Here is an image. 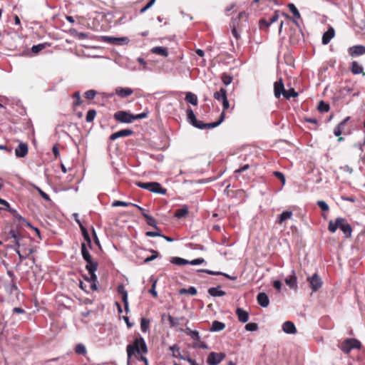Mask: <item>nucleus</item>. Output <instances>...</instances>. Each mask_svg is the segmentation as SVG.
I'll use <instances>...</instances> for the list:
<instances>
[{"mask_svg": "<svg viewBox=\"0 0 365 365\" xmlns=\"http://www.w3.org/2000/svg\"><path fill=\"white\" fill-rule=\"evenodd\" d=\"M36 190L38 192L40 195L46 201H50L51 198L48 194L44 192L40 187L35 186Z\"/></svg>", "mask_w": 365, "mask_h": 365, "instance_id": "obj_55", "label": "nucleus"}, {"mask_svg": "<svg viewBox=\"0 0 365 365\" xmlns=\"http://www.w3.org/2000/svg\"><path fill=\"white\" fill-rule=\"evenodd\" d=\"M134 207H136L140 212L142 215L146 219L147 217H149L150 215L148 214V210H145L144 208L141 207L140 206L138 205H133Z\"/></svg>", "mask_w": 365, "mask_h": 365, "instance_id": "obj_63", "label": "nucleus"}, {"mask_svg": "<svg viewBox=\"0 0 365 365\" xmlns=\"http://www.w3.org/2000/svg\"><path fill=\"white\" fill-rule=\"evenodd\" d=\"M205 262L204 259L202 258H197L195 259L192 261H189V264L192 265H197L203 263Z\"/></svg>", "mask_w": 365, "mask_h": 365, "instance_id": "obj_64", "label": "nucleus"}, {"mask_svg": "<svg viewBox=\"0 0 365 365\" xmlns=\"http://www.w3.org/2000/svg\"><path fill=\"white\" fill-rule=\"evenodd\" d=\"M103 40L106 43L115 44V45H122L125 42H127L128 40L125 37L117 38V37H111V36H103Z\"/></svg>", "mask_w": 365, "mask_h": 365, "instance_id": "obj_10", "label": "nucleus"}, {"mask_svg": "<svg viewBox=\"0 0 365 365\" xmlns=\"http://www.w3.org/2000/svg\"><path fill=\"white\" fill-rule=\"evenodd\" d=\"M293 213L292 211H284L277 217L276 222L282 225L286 220L292 218Z\"/></svg>", "mask_w": 365, "mask_h": 365, "instance_id": "obj_21", "label": "nucleus"}, {"mask_svg": "<svg viewBox=\"0 0 365 365\" xmlns=\"http://www.w3.org/2000/svg\"><path fill=\"white\" fill-rule=\"evenodd\" d=\"M225 324L219 321H214L212 323V326L210 327V331H220L225 329Z\"/></svg>", "mask_w": 365, "mask_h": 365, "instance_id": "obj_26", "label": "nucleus"}, {"mask_svg": "<svg viewBox=\"0 0 365 365\" xmlns=\"http://www.w3.org/2000/svg\"><path fill=\"white\" fill-rule=\"evenodd\" d=\"M96 95V91L95 90H88L84 93V96L88 100H92L95 98Z\"/></svg>", "mask_w": 365, "mask_h": 365, "instance_id": "obj_50", "label": "nucleus"}, {"mask_svg": "<svg viewBox=\"0 0 365 365\" xmlns=\"http://www.w3.org/2000/svg\"><path fill=\"white\" fill-rule=\"evenodd\" d=\"M273 174L277 178H278L282 182V185L285 184V177L282 173L279 171H274Z\"/></svg>", "mask_w": 365, "mask_h": 365, "instance_id": "obj_56", "label": "nucleus"}, {"mask_svg": "<svg viewBox=\"0 0 365 365\" xmlns=\"http://www.w3.org/2000/svg\"><path fill=\"white\" fill-rule=\"evenodd\" d=\"M329 108H330V107H329V105L328 103H325L323 101H321L319 102V106H318V110L321 113L328 112Z\"/></svg>", "mask_w": 365, "mask_h": 365, "instance_id": "obj_43", "label": "nucleus"}, {"mask_svg": "<svg viewBox=\"0 0 365 365\" xmlns=\"http://www.w3.org/2000/svg\"><path fill=\"white\" fill-rule=\"evenodd\" d=\"M236 21H237V19H233V21H232L233 27L232 29V33L236 39H239L240 38V35L239 34V33L237 31V27L238 26V24H236Z\"/></svg>", "mask_w": 365, "mask_h": 365, "instance_id": "obj_49", "label": "nucleus"}, {"mask_svg": "<svg viewBox=\"0 0 365 365\" xmlns=\"http://www.w3.org/2000/svg\"><path fill=\"white\" fill-rule=\"evenodd\" d=\"M167 317L171 327H175L179 324V319L174 318L170 314H168Z\"/></svg>", "mask_w": 365, "mask_h": 365, "instance_id": "obj_52", "label": "nucleus"}, {"mask_svg": "<svg viewBox=\"0 0 365 365\" xmlns=\"http://www.w3.org/2000/svg\"><path fill=\"white\" fill-rule=\"evenodd\" d=\"M223 111L222 112L219 120L210 123H204L202 121H199L197 120L194 112L191 108L187 110V116L188 122L193 125L194 127L199 129H210L217 127L219 125L222 123L225 118V111L230 108V103L227 100V97H225L222 101Z\"/></svg>", "mask_w": 365, "mask_h": 365, "instance_id": "obj_1", "label": "nucleus"}, {"mask_svg": "<svg viewBox=\"0 0 365 365\" xmlns=\"http://www.w3.org/2000/svg\"><path fill=\"white\" fill-rule=\"evenodd\" d=\"M46 44L44 43H39L37 45H34L31 48V51L34 53H38L39 51L45 48Z\"/></svg>", "mask_w": 365, "mask_h": 365, "instance_id": "obj_47", "label": "nucleus"}, {"mask_svg": "<svg viewBox=\"0 0 365 365\" xmlns=\"http://www.w3.org/2000/svg\"><path fill=\"white\" fill-rule=\"evenodd\" d=\"M86 269L88 272H96L98 269V262L91 259L89 262H86Z\"/></svg>", "mask_w": 365, "mask_h": 365, "instance_id": "obj_31", "label": "nucleus"}, {"mask_svg": "<svg viewBox=\"0 0 365 365\" xmlns=\"http://www.w3.org/2000/svg\"><path fill=\"white\" fill-rule=\"evenodd\" d=\"M155 2V0H150V1L140 9V12L144 13L145 11H147L148 9H150Z\"/></svg>", "mask_w": 365, "mask_h": 365, "instance_id": "obj_60", "label": "nucleus"}, {"mask_svg": "<svg viewBox=\"0 0 365 365\" xmlns=\"http://www.w3.org/2000/svg\"><path fill=\"white\" fill-rule=\"evenodd\" d=\"M136 185L143 189L149 190L154 193H158L161 195H165L167 190L163 188L159 182H138Z\"/></svg>", "mask_w": 365, "mask_h": 365, "instance_id": "obj_3", "label": "nucleus"}, {"mask_svg": "<svg viewBox=\"0 0 365 365\" xmlns=\"http://www.w3.org/2000/svg\"><path fill=\"white\" fill-rule=\"evenodd\" d=\"M148 115V112H143L137 115H133L134 120H139V119H143L147 118Z\"/></svg>", "mask_w": 365, "mask_h": 365, "instance_id": "obj_61", "label": "nucleus"}, {"mask_svg": "<svg viewBox=\"0 0 365 365\" xmlns=\"http://www.w3.org/2000/svg\"><path fill=\"white\" fill-rule=\"evenodd\" d=\"M0 205H4L3 208L0 207V210H5L8 211V210L10 208L9 203L6 200L1 199V198H0Z\"/></svg>", "mask_w": 365, "mask_h": 365, "instance_id": "obj_62", "label": "nucleus"}, {"mask_svg": "<svg viewBox=\"0 0 365 365\" xmlns=\"http://www.w3.org/2000/svg\"><path fill=\"white\" fill-rule=\"evenodd\" d=\"M351 71L355 75L362 73L363 76H365L362 66L356 61H353L351 63Z\"/></svg>", "mask_w": 365, "mask_h": 365, "instance_id": "obj_22", "label": "nucleus"}, {"mask_svg": "<svg viewBox=\"0 0 365 365\" xmlns=\"http://www.w3.org/2000/svg\"><path fill=\"white\" fill-rule=\"evenodd\" d=\"M185 333L188 336H190L195 341H200V334H199V332L197 331H192L190 329L187 328L185 329Z\"/></svg>", "mask_w": 365, "mask_h": 365, "instance_id": "obj_33", "label": "nucleus"}, {"mask_svg": "<svg viewBox=\"0 0 365 365\" xmlns=\"http://www.w3.org/2000/svg\"><path fill=\"white\" fill-rule=\"evenodd\" d=\"M245 329L249 331H255L258 329V325L255 323H248L245 325Z\"/></svg>", "mask_w": 365, "mask_h": 365, "instance_id": "obj_51", "label": "nucleus"}, {"mask_svg": "<svg viewBox=\"0 0 365 365\" xmlns=\"http://www.w3.org/2000/svg\"><path fill=\"white\" fill-rule=\"evenodd\" d=\"M258 304L262 307H268L269 304V297L264 292H260L257 297Z\"/></svg>", "mask_w": 365, "mask_h": 365, "instance_id": "obj_16", "label": "nucleus"}, {"mask_svg": "<svg viewBox=\"0 0 365 365\" xmlns=\"http://www.w3.org/2000/svg\"><path fill=\"white\" fill-rule=\"evenodd\" d=\"M148 251L152 253V255L145 257L143 259L144 263L150 262L155 259L156 258H158L159 256V253L156 250H149Z\"/></svg>", "mask_w": 365, "mask_h": 365, "instance_id": "obj_34", "label": "nucleus"}, {"mask_svg": "<svg viewBox=\"0 0 365 365\" xmlns=\"http://www.w3.org/2000/svg\"><path fill=\"white\" fill-rule=\"evenodd\" d=\"M81 230L82 232V235L83 236L84 240L87 242L88 246L91 247V240L89 236V234L86 227H84L82 225L80 224Z\"/></svg>", "mask_w": 365, "mask_h": 365, "instance_id": "obj_36", "label": "nucleus"}, {"mask_svg": "<svg viewBox=\"0 0 365 365\" xmlns=\"http://www.w3.org/2000/svg\"><path fill=\"white\" fill-rule=\"evenodd\" d=\"M339 228L344 233L346 237H351L352 228L344 218H343V222L339 223Z\"/></svg>", "mask_w": 365, "mask_h": 365, "instance_id": "obj_14", "label": "nucleus"}, {"mask_svg": "<svg viewBox=\"0 0 365 365\" xmlns=\"http://www.w3.org/2000/svg\"><path fill=\"white\" fill-rule=\"evenodd\" d=\"M115 93L119 97L124 98L132 95L133 90L130 88L117 87L115 90Z\"/></svg>", "mask_w": 365, "mask_h": 365, "instance_id": "obj_11", "label": "nucleus"}, {"mask_svg": "<svg viewBox=\"0 0 365 365\" xmlns=\"http://www.w3.org/2000/svg\"><path fill=\"white\" fill-rule=\"evenodd\" d=\"M118 292L121 295L122 300L125 301L128 299V292L123 284H119L117 288Z\"/></svg>", "mask_w": 365, "mask_h": 365, "instance_id": "obj_39", "label": "nucleus"}, {"mask_svg": "<svg viewBox=\"0 0 365 365\" xmlns=\"http://www.w3.org/2000/svg\"><path fill=\"white\" fill-rule=\"evenodd\" d=\"M28 153V145L25 143H20L15 149V155L18 158H24Z\"/></svg>", "mask_w": 365, "mask_h": 365, "instance_id": "obj_12", "label": "nucleus"}, {"mask_svg": "<svg viewBox=\"0 0 365 365\" xmlns=\"http://www.w3.org/2000/svg\"><path fill=\"white\" fill-rule=\"evenodd\" d=\"M75 352L78 354L85 355L86 354V348L83 344H78L75 348Z\"/></svg>", "mask_w": 365, "mask_h": 365, "instance_id": "obj_44", "label": "nucleus"}, {"mask_svg": "<svg viewBox=\"0 0 365 365\" xmlns=\"http://www.w3.org/2000/svg\"><path fill=\"white\" fill-rule=\"evenodd\" d=\"M317 205L323 211H328L329 209V205L325 201L319 200L317 201Z\"/></svg>", "mask_w": 365, "mask_h": 365, "instance_id": "obj_58", "label": "nucleus"}, {"mask_svg": "<svg viewBox=\"0 0 365 365\" xmlns=\"http://www.w3.org/2000/svg\"><path fill=\"white\" fill-rule=\"evenodd\" d=\"M200 272H206V273H207L209 274H211V275H223L225 277H227V278H228L230 279H232V280H235L237 278L236 277H231L229 274H225V273H222V272H214V271H211V270H209V269H202V270H200Z\"/></svg>", "mask_w": 365, "mask_h": 365, "instance_id": "obj_30", "label": "nucleus"}, {"mask_svg": "<svg viewBox=\"0 0 365 365\" xmlns=\"http://www.w3.org/2000/svg\"><path fill=\"white\" fill-rule=\"evenodd\" d=\"M279 19V14L275 12L274 14L270 18L269 21L264 19L260 20L261 23H266V28H268L272 23L276 22Z\"/></svg>", "mask_w": 365, "mask_h": 365, "instance_id": "obj_41", "label": "nucleus"}, {"mask_svg": "<svg viewBox=\"0 0 365 365\" xmlns=\"http://www.w3.org/2000/svg\"><path fill=\"white\" fill-rule=\"evenodd\" d=\"M151 52L153 53L160 55L162 56H165V57L168 56V49L166 48L162 47V46L153 47L151 49Z\"/></svg>", "mask_w": 365, "mask_h": 365, "instance_id": "obj_25", "label": "nucleus"}, {"mask_svg": "<svg viewBox=\"0 0 365 365\" xmlns=\"http://www.w3.org/2000/svg\"><path fill=\"white\" fill-rule=\"evenodd\" d=\"M213 97L218 101H222L225 97H227L226 89L221 88L220 91L214 93Z\"/></svg>", "mask_w": 365, "mask_h": 365, "instance_id": "obj_27", "label": "nucleus"}, {"mask_svg": "<svg viewBox=\"0 0 365 365\" xmlns=\"http://www.w3.org/2000/svg\"><path fill=\"white\" fill-rule=\"evenodd\" d=\"M349 53L351 56H357L365 53V46H354L349 48Z\"/></svg>", "mask_w": 365, "mask_h": 365, "instance_id": "obj_13", "label": "nucleus"}, {"mask_svg": "<svg viewBox=\"0 0 365 365\" xmlns=\"http://www.w3.org/2000/svg\"><path fill=\"white\" fill-rule=\"evenodd\" d=\"M133 131L130 129H123L111 134L109 137L110 140H115L119 138L132 135Z\"/></svg>", "mask_w": 365, "mask_h": 365, "instance_id": "obj_9", "label": "nucleus"}, {"mask_svg": "<svg viewBox=\"0 0 365 365\" xmlns=\"http://www.w3.org/2000/svg\"><path fill=\"white\" fill-rule=\"evenodd\" d=\"M170 262L176 265H185L189 264L188 260L178 257H172Z\"/></svg>", "mask_w": 365, "mask_h": 365, "instance_id": "obj_32", "label": "nucleus"}, {"mask_svg": "<svg viewBox=\"0 0 365 365\" xmlns=\"http://www.w3.org/2000/svg\"><path fill=\"white\" fill-rule=\"evenodd\" d=\"M222 81L225 86H228L232 83V77L227 74H223L222 76Z\"/></svg>", "mask_w": 365, "mask_h": 365, "instance_id": "obj_54", "label": "nucleus"}, {"mask_svg": "<svg viewBox=\"0 0 365 365\" xmlns=\"http://www.w3.org/2000/svg\"><path fill=\"white\" fill-rule=\"evenodd\" d=\"M170 349L173 351V357H180V348L177 344H174L173 346H170Z\"/></svg>", "mask_w": 365, "mask_h": 365, "instance_id": "obj_48", "label": "nucleus"}, {"mask_svg": "<svg viewBox=\"0 0 365 365\" xmlns=\"http://www.w3.org/2000/svg\"><path fill=\"white\" fill-rule=\"evenodd\" d=\"M179 293L180 294H190L192 296H195L197 294V292L195 287H190L187 289L182 288L180 289L179 291Z\"/></svg>", "mask_w": 365, "mask_h": 365, "instance_id": "obj_29", "label": "nucleus"}, {"mask_svg": "<svg viewBox=\"0 0 365 365\" xmlns=\"http://www.w3.org/2000/svg\"><path fill=\"white\" fill-rule=\"evenodd\" d=\"M146 222H147L148 225H149L150 226H152L156 229H158V227L157 226L156 221L152 216L150 215L149 217H147Z\"/></svg>", "mask_w": 365, "mask_h": 365, "instance_id": "obj_57", "label": "nucleus"}, {"mask_svg": "<svg viewBox=\"0 0 365 365\" xmlns=\"http://www.w3.org/2000/svg\"><path fill=\"white\" fill-rule=\"evenodd\" d=\"M288 8L289 9V11L292 13V14L294 15V18L296 19H300L301 16H300V14L298 11V9H297V7L295 6L294 4H288Z\"/></svg>", "mask_w": 365, "mask_h": 365, "instance_id": "obj_42", "label": "nucleus"}, {"mask_svg": "<svg viewBox=\"0 0 365 365\" xmlns=\"http://www.w3.org/2000/svg\"><path fill=\"white\" fill-rule=\"evenodd\" d=\"M285 91L286 90L282 78H279L277 81L274 82V94L277 98H279L282 95L284 96Z\"/></svg>", "mask_w": 365, "mask_h": 365, "instance_id": "obj_8", "label": "nucleus"}, {"mask_svg": "<svg viewBox=\"0 0 365 365\" xmlns=\"http://www.w3.org/2000/svg\"><path fill=\"white\" fill-rule=\"evenodd\" d=\"M149 324H150L149 319H147L145 318L141 319L140 329L143 332L145 333L149 330Z\"/></svg>", "mask_w": 365, "mask_h": 365, "instance_id": "obj_38", "label": "nucleus"}, {"mask_svg": "<svg viewBox=\"0 0 365 365\" xmlns=\"http://www.w3.org/2000/svg\"><path fill=\"white\" fill-rule=\"evenodd\" d=\"M128 361H130L132 356L135 354L148 353L147 344L144 339L141 336L135 338L133 344H130L126 347Z\"/></svg>", "mask_w": 365, "mask_h": 365, "instance_id": "obj_2", "label": "nucleus"}, {"mask_svg": "<svg viewBox=\"0 0 365 365\" xmlns=\"http://www.w3.org/2000/svg\"><path fill=\"white\" fill-rule=\"evenodd\" d=\"M297 96H298V93L296 92L295 90L292 88L289 90H286L285 93H284V97L286 99H289L292 97L295 98Z\"/></svg>", "mask_w": 365, "mask_h": 365, "instance_id": "obj_40", "label": "nucleus"}, {"mask_svg": "<svg viewBox=\"0 0 365 365\" xmlns=\"http://www.w3.org/2000/svg\"><path fill=\"white\" fill-rule=\"evenodd\" d=\"M96 115V111L93 109L89 110L86 114V122H92Z\"/></svg>", "mask_w": 365, "mask_h": 365, "instance_id": "obj_45", "label": "nucleus"}, {"mask_svg": "<svg viewBox=\"0 0 365 365\" xmlns=\"http://www.w3.org/2000/svg\"><path fill=\"white\" fill-rule=\"evenodd\" d=\"M285 283L292 289L297 287V279L294 270H292V274L285 279Z\"/></svg>", "mask_w": 365, "mask_h": 365, "instance_id": "obj_18", "label": "nucleus"}, {"mask_svg": "<svg viewBox=\"0 0 365 365\" xmlns=\"http://www.w3.org/2000/svg\"><path fill=\"white\" fill-rule=\"evenodd\" d=\"M8 212H9L13 215V217L19 221V223L25 222L26 224V222H29L24 217L19 215L15 209H13L10 207V208L8 210Z\"/></svg>", "mask_w": 365, "mask_h": 365, "instance_id": "obj_28", "label": "nucleus"}, {"mask_svg": "<svg viewBox=\"0 0 365 365\" xmlns=\"http://www.w3.org/2000/svg\"><path fill=\"white\" fill-rule=\"evenodd\" d=\"M282 330L287 334H295L297 329L293 322L287 321L282 324Z\"/></svg>", "mask_w": 365, "mask_h": 365, "instance_id": "obj_17", "label": "nucleus"}, {"mask_svg": "<svg viewBox=\"0 0 365 365\" xmlns=\"http://www.w3.org/2000/svg\"><path fill=\"white\" fill-rule=\"evenodd\" d=\"M236 314L238 317V320L242 323H246L249 319V314L247 312L245 311L242 308H237L236 309Z\"/></svg>", "mask_w": 365, "mask_h": 365, "instance_id": "obj_20", "label": "nucleus"}, {"mask_svg": "<svg viewBox=\"0 0 365 365\" xmlns=\"http://www.w3.org/2000/svg\"><path fill=\"white\" fill-rule=\"evenodd\" d=\"M185 100L193 106H197L198 103L197 96L191 92L186 93Z\"/></svg>", "mask_w": 365, "mask_h": 365, "instance_id": "obj_24", "label": "nucleus"}, {"mask_svg": "<svg viewBox=\"0 0 365 365\" xmlns=\"http://www.w3.org/2000/svg\"><path fill=\"white\" fill-rule=\"evenodd\" d=\"M90 274L89 278H86V279L90 282H97V275L96 274V272H88Z\"/></svg>", "mask_w": 365, "mask_h": 365, "instance_id": "obj_59", "label": "nucleus"}, {"mask_svg": "<svg viewBox=\"0 0 365 365\" xmlns=\"http://www.w3.org/2000/svg\"><path fill=\"white\" fill-rule=\"evenodd\" d=\"M343 222L342 217H337L335 221L330 220L329 222L328 230L331 233H334L336 230L339 227V223Z\"/></svg>", "mask_w": 365, "mask_h": 365, "instance_id": "obj_19", "label": "nucleus"}, {"mask_svg": "<svg viewBox=\"0 0 365 365\" xmlns=\"http://www.w3.org/2000/svg\"><path fill=\"white\" fill-rule=\"evenodd\" d=\"M73 97L75 99V101L73 103V107L76 108L77 106H79L82 104L83 101L81 98L80 92L76 91L73 94Z\"/></svg>", "mask_w": 365, "mask_h": 365, "instance_id": "obj_35", "label": "nucleus"}, {"mask_svg": "<svg viewBox=\"0 0 365 365\" xmlns=\"http://www.w3.org/2000/svg\"><path fill=\"white\" fill-rule=\"evenodd\" d=\"M19 247H17V248L16 249V254L19 255V259H21V261L26 259L28 257H29V255L31 254L33 252V250L32 249H30L29 250V252L28 254L26 255H23L20 250H19Z\"/></svg>", "mask_w": 365, "mask_h": 365, "instance_id": "obj_53", "label": "nucleus"}, {"mask_svg": "<svg viewBox=\"0 0 365 365\" xmlns=\"http://www.w3.org/2000/svg\"><path fill=\"white\" fill-rule=\"evenodd\" d=\"M113 117L117 121L124 123H130L134 120L133 114L125 110L115 113Z\"/></svg>", "mask_w": 365, "mask_h": 365, "instance_id": "obj_5", "label": "nucleus"}, {"mask_svg": "<svg viewBox=\"0 0 365 365\" xmlns=\"http://www.w3.org/2000/svg\"><path fill=\"white\" fill-rule=\"evenodd\" d=\"M188 213V209L186 207L178 209L175 211V216L178 218L185 217Z\"/></svg>", "mask_w": 365, "mask_h": 365, "instance_id": "obj_37", "label": "nucleus"}, {"mask_svg": "<svg viewBox=\"0 0 365 365\" xmlns=\"http://www.w3.org/2000/svg\"><path fill=\"white\" fill-rule=\"evenodd\" d=\"M133 203L132 202H123V201H120V200H116L115 202H113L112 205L113 207H118V206H122V207H128V206H133Z\"/></svg>", "mask_w": 365, "mask_h": 365, "instance_id": "obj_46", "label": "nucleus"}, {"mask_svg": "<svg viewBox=\"0 0 365 365\" xmlns=\"http://www.w3.org/2000/svg\"><path fill=\"white\" fill-rule=\"evenodd\" d=\"M225 357L224 353L211 352L207 358V362L209 365H217L220 364Z\"/></svg>", "mask_w": 365, "mask_h": 365, "instance_id": "obj_6", "label": "nucleus"}, {"mask_svg": "<svg viewBox=\"0 0 365 365\" xmlns=\"http://www.w3.org/2000/svg\"><path fill=\"white\" fill-rule=\"evenodd\" d=\"M307 281L309 282L313 292L317 291L322 285V279L317 273H314L312 277H308Z\"/></svg>", "mask_w": 365, "mask_h": 365, "instance_id": "obj_7", "label": "nucleus"}, {"mask_svg": "<svg viewBox=\"0 0 365 365\" xmlns=\"http://www.w3.org/2000/svg\"><path fill=\"white\" fill-rule=\"evenodd\" d=\"M361 342L354 338L345 339L340 345V349L345 354H349L352 349H360Z\"/></svg>", "mask_w": 365, "mask_h": 365, "instance_id": "obj_4", "label": "nucleus"}, {"mask_svg": "<svg viewBox=\"0 0 365 365\" xmlns=\"http://www.w3.org/2000/svg\"><path fill=\"white\" fill-rule=\"evenodd\" d=\"M335 35L334 29L330 27L322 36V43L324 45L328 44Z\"/></svg>", "mask_w": 365, "mask_h": 365, "instance_id": "obj_15", "label": "nucleus"}, {"mask_svg": "<svg viewBox=\"0 0 365 365\" xmlns=\"http://www.w3.org/2000/svg\"><path fill=\"white\" fill-rule=\"evenodd\" d=\"M220 287L218 286L217 287H210L208 289V293L212 297H222L225 295V292L220 289Z\"/></svg>", "mask_w": 365, "mask_h": 365, "instance_id": "obj_23", "label": "nucleus"}]
</instances>
